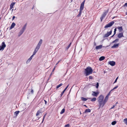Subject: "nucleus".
I'll list each match as a JSON object with an SVG mask.
<instances>
[{
  "instance_id": "nucleus-1",
  "label": "nucleus",
  "mask_w": 127,
  "mask_h": 127,
  "mask_svg": "<svg viewBox=\"0 0 127 127\" xmlns=\"http://www.w3.org/2000/svg\"><path fill=\"white\" fill-rule=\"evenodd\" d=\"M104 97L103 95H101L98 98V102L99 105H98V109H99L101 107H102L106 103L103 100Z\"/></svg>"
},
{
  "instance_id": "nucleus-2",
  "label": "nucleus",
  "mask_w": 127,
  "mask_h": 127,
  "mask_svg": "<svg viewBox=\"0 0 127 127\" xmlns=\"http://www.w3.org/2000/svg\"><path fill=\"white\" fill-rule=\"evenodd\" d=\"M93 71V70L92 68L90 66H88L85 69V73L86 76H88L92 74Z\"/></svg>"
},
{
  "instance_id": "nucleus-3",
  "label": "nucleus",
  "mask_w": 127,
  "mask_h": 127,
  "mask_svg": "<svg viewBox=\"0 0 127 127\" xmlns=\"http://www.w3.org/2000/svg\"><path fill=\"white\" fill-rule=\"evenodd\" d=\"M114 22L113 21H112L109 23L107 24L104 27L105 28H107L109 27H110L112 26L114 24Z\"/></svg>"
},
{
  "instance_id": "nucleus-4",
  "label": "nucleus",
  "mask_w": 127,
  "mask_h": 127,
  "mask_svg": "<svg viewBox=\"0 0 127 127\" xmlns=\"http://www.w3.org/2000/svg\"><path fill=\"white\" fill-rule=\"evenodd\" d=\"M108 10H106L105 11V12L103 13V14H102L101 17H100V20H101V21H102V20L103 19V18L105 17L106 14H107V13H108Z\"/></svg>"
},
{
  "instance_id": "nucleus-5",
  "label": "nucleus",
  "mask_w": 127,
  "mask_h": 127,
  "mask_svg": "<svg viewBox=\"0 0 127 127\" xmlns=\"http://www.w3.org/2000/svg\"><path fill=\"white\" fill-rule=\"evenodd\" d=\"M112 32V30L110 31L109 32H108L107 33L105 34V35L103 36V37L104 38H105L108 37L110 34H111Z\"/></svg>"
},
{
  "instance_id": "nucleus-6",
  "label": "nucleus",
  "mask_w": 127,
  "mask_h": 127,
  "mask_svg": "<svg viewBox=\"0 0 127 127\" xmlns=\"http://www.w3.org/2000/svg\"><path fill=\"white\" fill-rule=\"evenodd\" d=\"M42 40L41 39H40L39 42L38 44L37 45L36 48H37L38 49H39L40 46L41 44L42 43Z\"/></svg>"
},
{
  "instance_id": "nucleus-7",
  "label": "nucleus",
  "mask_w": 127,
  "mask_h": 127,
  "mask_svg": "<svg viewBox=\"0 0 127 127\" xmlns=\"http://www.w3.org/2000/svg\"><path fill=\"white\" fill-rule=\"evenodd\" d=\"M85 0L81 4L80 10L82 11L84 7V5L85 2Z\"/></svg>"
},
{
  "instance_id": "nucleus-8",
  "label": "nucleus",
  "mask_w": 127,
  "mask_h": 127,
  "mask_svg": "<svg viewBox=\"0 0 127 127\" xmlns=\"http://www.w3.org/2000/svg\"><path fill=\"white\" fill-rule=\"evenodd\" d=\"M93 93L92 94V95L95 96H97L99 94V92H92Z\"/></svg>"
},
{
  "instance_id": "nucleus-9",
  "label": "nucleus",
  "mask_w": 127,
  "mask_h": 127,
  "mask_svg": "<svg viewBox=\"0 0 127 127\" xmlns=\"http://www.w3.org/2000/svg\"><path fill=\"white\" fill-rule=\"evenodd\" d=\"M108 64L112 66H114L116 64V62L114 61H110L108 63Z\"/></svg>"
},
{
  "instance_id": "nucleus-10",
  "label": "nucleus",
  "mask_w": 127,
  "mask_h": 127,
  "mask_svg": "<svg viewBox=\"0 0 127 127\" xmlns=\"http://www.w3.org/2000/svg\"><path fill=\"white\" fill-rule=\"evenodd\" d=\"M124 37L123 33V32L119 33L117 36V37L119 38H120Z\"/></svg>"
},
{
  "instance_id": "nucleus-11",
  "label": "nucleus",
  "mask_w": 127,
  "mask_h": 127,
  "mask_svg": "<svg viewBox=\"0 0 127 127\" xmlns=\"http://www.w3.org/2000/svg\"><path fill=\"white\" fill-rule=\"evenodd\" d=\"M69 85H68L67 87L65 88L64 89V90L61 93V97H62V95H63V94H64L65 91L67 89V88H68Z\"/></svg>"
},
{
  "instance_id": "nucleus-12",
  "label": "nucleus",
  "mask_w": 127,
  "mask_h": 127,
  "mask_svg": "<svg viewBox=\"0 0 127 127\" xmlns=\"http://www.w3.org/2000/svg\"><path fill=\"white\" fill-rule=\"evenodd\" d=\"M119 43L114 44L113 46L111 47V48H117L119 46Z\"/></svg>"
},
{
  "instance_id": "nucleus-13",
  "label": "nucleus",
  "mask_w": 127,
  "mask_h": 127,
  "mask_svg": "<svg viewBox=\"0 0 127 127\" xmlns=\"http://www.w3.org/2000/svg\"><path fill=\"white\" fill-rule=\"evenodd\" d=\"M102 47H104V46H103L102 45H99L96 46L95 47V49L97 50L99 49H101Z\"/></svg>"
},
{
  "instance_id": "nucleus-14",
  "label": "nucleus",
  "mask_w": 127,
  "mask_h": 127,
  "mask_svg": "<svg viewBox=\"0 0 127 127\" xmlns=\"http://www.w3.org/2000/svg\"><path fill=\"white\" fill-rule=\"evenodd\" d=\"M41 109H40L37 112L36 114V116H37L40 113H41L42 112V111Z\"/></svg>"
},
{
  "instance_id": "nucleus-15",
  "label": "nucleus",
  "mask_w": 127,
  "mask_h": 127,
  "mask_svg": "<svg viewBox=\"0 0 127 127\" xmlns=\"http://www.w3.org/2000/svg\"><path fill=\"white\" fill-rule=\"evenodd\" d=\"M41 109H40L37 112L36 114V116H37L40 113H41L42 112V111Z\"/></svg>"
},
{
  "instance_id": "nucleus-16",
  "label": "nucleus",
  "mask_w": 127,
  "mask_h": 127,
  "mask_svg": "<svg viewBox=\"0 0 127 127\" xmlns=\"http://www.w3.org/2000/svg\"><path fill=\"white\" fill-rule=\"evenodd\" d=\"M15 2H12L10 5V9H11L13 8L14 6L15 5Z\"/></svg>"
},
{
  "instance_id": "nucleus-17",
  "label": "nucleus",
  "mask_w": 127,
  "mask_h": 127,
  "mask_svg": "<svg viewBox=\"0 0 127 127\" xmlns=\"http://www.w3.org/2000/svg\"><path fill=\"white\" fill-rule=\"evenodd\" d=\"M38 49H38L36 47V48H35V49L33 53V54L32 55H33V56H34L36 54V53L38 51Z\"/></svg>"
},
{
  "instance_id": "nucleus-18",
  "label": "nucleus",
  "mask_w": 127,
  "mask_h": 127,
  "mask_svg": "<svg viewBox=\"0 0 127 127\" xmlns=\"http://www.w3.org/2000/svg\"><path fill=\"white\" fill-rule=\"evenodd\" d=\"M27 25V23H26L25 25H24V26L22 28V29H21V30L22 31H23V32H24L25 30L26 29V26Z\"/></svg>"
},
{
  "instance_id": "nucleus-19",
  "label": "nucleus",
  "mask_w": 127,
  "mask_h": 127,
  "mask_svg": "<svg viewBox=\"0 0 127 127\" xmlns=\"http://www.w3.org/2000/svg\"><path fill=\"white\" fill-rule=\"evenodd\" d=\"M15 23L13 22V23H12V24L11 25V26L10 27V29H12L15 26Z\"/></svg>"
},
{
  "instance_id": "nucleus-20",
  "label": "nucleus",
  "mask_w": 127,
  "mask_h": 127,
  "mask_svg": "<svg viewBox=\"0 0 127 127\" xmlns=\"http://www.w3.org/2000/svg\"><path fill=\"white\" fill-rule=\"evenodd\" d=\"M6 46L5 42H3L2 43L1 45V46L2 47L3 49H4V48Z\"/></svg>"
},
{
  "instance_id": "nucleus-21",
  "label": "nucleus",
  "mask_w": 127,
  "mask_h": 127,
  "mask_svg": "<svg viewBox=\"0 0 127 127\" xmlns=\"http://www.w3.org/2000/svg\"><path fill=\"white\" fill-rule=\"evenodd\" d=\"M117 28L119 30L120 32H122L123 30V28L122 26L118 27Z\"/></svg>"
},
{
  "instance_id": "nucleus-22",
  "label": "nucleus",
  "mask_w": 127,
  "mask_h": 127,
  "mask_svg": "<svg viewBox=\"0 0 127 127\" xmlns=\"http://www.w3.org/2000/svg\"><path fill=\"white\" fill-rule=\"evenodd\" d=\"M108 95H106L105 97L104 100H103L106 103V102L107 100H108Z\"/></svg>"
},
{
  "instance_id": "nucleus-23",
  "label": "nucleus",
  "mask_w": 127,
  "mask_h": 127,
  "mask_svg": "<svg viewBox=\"0 0 127 127\" xmlns=\"http://www.w3.org/2000/svg\"><path fill=\"white\" fill-rule=\"evenodd\" d=\"M91 111V110L90 109H86L85 110V111L83 112V113L87 112H90Z\"/></svg>"
},
{
  "instance_id": "nucleus-24",
  "label": "nucleus",
  "mask_w": 127,
  "mask_h": 127,
  "mask_svg": "<svg viewBox=\"0 0 127 127\" xmlns=\"http://www.w3.org/2000/svg\"><path fill=\"white\" fill-rule=\"evenodd\" d=\"M105 58L104 56H102L100 57L99 59V60L100 61H102Z\"/></svg>"
},
{
  "instance_id": "nucleus-25",
  "label": "nucleus",
  "mask_w": 127,
  "mask_h": 127,
  "mask_svg": "<svg viewBox=\"0 0 127 127\" xmlns=\"http://www.w3.org/2000/svg\"><path fill=\"white\" fill-rule=\"evenodd\" d=\"M88 98H86L83 97H81V99L82 100L84 101H86L87 100Z\"/></svg>"
},
{
  "instance_id": "nucleus-26",
  "label": "nucleus",
  "mask_w": 127,
  "mask_h": 127,
  "mask_svg": "<svg viewBox=\"0 0 127 127\" xmlns=\"http://www.w3.org/2000/svg\"><path fill=\"white\" fill-rule=\"evenodd\" d=\"M20 111H15L14 113V114L15 116H17L18 115V114L19 113Z\"/></svg>"
},
{
  "instance_id": "nucleus-27",
  "label": "nucleus",
  "mask_w": 127,
  "mask_h": 127,
  "mask_svg": "<svg viewBox=\"0 0 127 127\" xmlns=\"http://www.w3.org/2000/svg\"><path fill=\"white\" fill-rule=\"evenodd\" d=\"M23 32H23V31H22L21 30L20 32L19 33L18 36H20L22 34Z\"/></svg>"
},
{
  "instance_id": "nucleus-28",
  "label": "nucleus",
  "mask_w": 127,
  "mask_h": 127,
  "mask_svg": "<svg viewBox=\"0 0 127 127\" xmlns=\"http://www.w3.org/2000/svg\"><path fill=\"white\" fill-rule=\"evenodd\" d=\"M82 11L80 10L79 14L77 15V16L78 17L80 16L82 13Z\"/></svg>"
},
{
  "instance_id": "nucleus-29",
  "label": "nucleus",
  "mask_w": 127,
  "mask_h": 127,
  "mask_svg": "<svg viewBox=\"0 0 127 127\" xmlns=\"http://www.w3.org/2000/svg\"><path fill=\"white\" fill-rule=\"evenodd\" d=\"M96 100V98L95 97H94L91 99V101L92 102H94Z\"/></svg>"
},
{
  "instance_id": "nucleus-30",
  "label": "nucleus",
  "mask_w": 127,
  "mask_h": 127,
  "mask_svg": "<svg viewBox=\"0 0 127 127\" xmlns=\"http://www.w3.org/2000/svg\"><path fill=\"white\" fill-rule=\"evenodd\" d=\"M123 121L127 125V118L124 119Z\"/></svg>"
},
{
  "instance_id": "nucleus-31",
  "label": "nucleus",
  "mask_w": 127,
  "mask_h": 127,
  "mask_svg": "<svg viewBox=\"0 0 127 127\" xmlns=\"http://www.w3.org/2000/svg\"><path fill=\"white\" fill-rule=\"evenodd\" d=\"M63 84L62 83H61L59 84V85H57L56 87V88L57 89L58 88H59L61 87L62 85H63Z\"/></svg>"
},
{
  "instance_id": "nucleus-32",
  "label": "nucleus",
  "mask_w": 127,
  "mask_h": 127,
  "mask_svg": "<svg viewBox=\"0 0 127 127\" xmlns=\"http://www.w3.org/2000/svg\"><path fill=\"white\" fill-rule=\"evenodd\" d=\"M119 40V39L118 38H117L115 40H114L112 42V43H114L116 42H118Z\"/></svg>"
},
{
  "instance_id": "nucleus-33",
  "label": "nucleus",
  "mask_w": 127,
  "mask_h": 127,
  "mask_svg": "<svg viewBox=\"0 0 127 127\" xmlns=\"http://www.w3.org/2000/svg\"><path fill=\"white\" fill-rule=\"evenodd\" d=\"M47 115V113H46L44 115V116H43V120H42V121L41 122V123H42L43 122V121L45 119V117Z\"/></svg>"
},
{
  "instance_id": "nucleus-34",
  "label": "nucleus",
  "mask_w": 127,
  "mask_h": 127,
  "mask_svg": "<svg viewBox=\"0 0 127 127\" xmlns=\"http://www.w3.org/2000/svg\"><path fill=\"white\" fill-rule=\"evenodd\" d=\"M65 110L64 108L60 112V114H62L64 112Z\"/></svg>"
},
{
  "instance_id": "nucleus-35",
  "label": "nucleus",
  "mask_w": 127,
  "mask_h": 127,
  "mask_svg": "<svg viewBox=\"0 0 127 127\" xmlns=\"http://www.w3.org/2000/svg\"><path fill=\"white\" fill-rule=\"evenodd\" d=\"M116 123V121H114L112 122L111 123V124L112 125H114Z\"/></svg>"
},
{
  "instance_id": "nucleus-36",
  "label": "nucleus",
  "mask_w": 127,
  "mask_h": 127,
  "mask_svg": "<svg viewBox=\"0 0 127 127\" xmlns=\"http://www.w3.org/2000/svg\"><path fill=\"white\" fill-rule=\"evenodd\" d=\"M71 43H70V44L67 46L66 47V50H67L68 49V48L70 47Z\"/></svg>"
},
{
  "instance_id": "nucleus-37",
  "label": "nucleus",
  "mask_w": 127,
  "mask_h": 127,
  "mask_svg": "<svg viewBox=\"0 0 127 127\" xmlns=\"http://www.w3.org/2000/svg\"><path fill=\"white\" fill-rule=\"evenodd\" d=\"M99 85L98 82H97L96 84V88H98L99 87Z\"/></svg>"
},
{
  "instance_id": "nucleus-38",
  "label": "nucleus",
  "mask_w": 127,
  "mask_h": 127,
  "mask_svg": "<svg viewBox=\"0 0 127 127\" xmlns=\"http://www.w3.org/2000/svg\"><path fill=\"white\" fill-rule=\"evenodd\" d=\"M117 31V29L115 28L114 29V35L116 33V32Z\"/></svg>"
},
{
  "instance_id": "nucleus-39",
  "label": "nucleus",
  "mask_w": 127,
  "mask_h": 127,
  "mask_svg": "<svg viewBox=\"0 0 127 127\" xmlns=\"http://www.w3.org/2000/svg\"><path fill=\"white\" fill-rule=\"evenodd\" d=\"M118 77H117V78L116 79H115V81L114 82L113 84H114V83H116L117 82V79H118Z\"/></svg>"
},
{
  "instance_id": "nucleus-40",
  "label": "nucleus",
  "mask_w": 127,
  "mask_h": 127,
  "mask_svg": "<svg viewBox=\"0 0 127 127\" xmlns=\"http://www.w3.org/2000/svg\"><path fill=\"white\" fill-rule=\"evenodd\" d=\"M31 60H30L29 59H28V60H27V62H26V63L27 64H28V63H29L31 61Z\"/></svg>"
},
{
  "instance_id": "nucleus-41",
  "label": "nucleus",
  "mask_w": 127,
  "mask_h": 127,
  "mask_svg": "<svg viewBox=\"0 0 127 127\" xmlns=\"http://www.w3.org/2000/svg\"><path fill=\"white\" fill-rule=\"evenodd\" d=\"M70 125L69 124H68L66 125H65V127H69Z\"/></svg>"
},
{
  "instance_id": "nucleus-42",
  "label": "nucleus",
  "mask_w": 127,
  "mask_h": 127,
  "mask_svg": "<svg viewBox=\"0 0 127 127\" xmlns=\"http://www.w3.org/2000/svg\"><path fill=\"white\" fill-rule=\"evenodd\" d=\"M33 56V55H32L31 57H30V58L29 59L30 60H31L32 59Z\"/></svg>"
},
{
  "instance_id": "nucleus-43",
  "label": "nucleus",
  "mask_w": 127,
  "mask_h": 127,
  "mask_svg": "<svg viewBox=\"0 0 127 127\" xmlns=\"http://www.w3.org/2000/svg\"><path fill=\"white\" fill-rule=\"evenodd\" d=\"M89 79H92L93 77L91 76H90L89 77Z\"/></svg>"
},
{
  "instance_id": "nucleus-44",
  "label": "nucleus",
  "mask_w": 127,
  "mask_h": 127,
  "mask_svg": "<svg viewBox=\"0 0 127 127\" xmlns=\"http://www.w3.org/2000/svg\"><path fill=\"white\" fill-rule=\"evenodd\" d=\"M2 47L1 46H0V51L1 50H3L4 49H3Z\"/></svg>"
},
{
  "instance_id": "nucleus-45",
  "label": "nucleus",
  "mask_w": 127,
  "mask_h": 127,
  "mask_svg": "<svg viewBox=\"0 0 127 127\" xmlns=\"http://www.w3.org/2000/svg\"><path fill=\"white\" fill-rule=\"evenodd\" d=\"M118 87V86H116L115 87H114L113 89V90H114L115 89H117V88Z\"/></svg>"
},
{
  "instance_id": "nucleus-46",
  "label": "nucleus",
  "mask_w": 127,
  "mask_h": 127,
  "mask_svg": "<svg viewBox=\"0 0 127 127\" xmlns=\"http://www.w3.org/2000/svg\"><path fill=\"white\" fill-rule=\"evenodd\" d=\"M124 6H127V3H125L124 5Z\"/></svg>"
},
{
  "instance_id": "nucleus-47",
  "label": "nucleus",
  "mask_w": 127,
  "mask_h": 127,
  "mask_svg": "<svg viewBox=\"0 0 127 127\" xmlns=\"http://www.w3.org/2000/svg\"><path fill=\"white\" fill-rule=\"evenodd\" d=\"M115 106V105H113V106L111 108V109L113 108Z\"/></svg>"
},
{
  "instance_id": "nucleus-48",
  "label": "nucleus",
  "mask_w": 127,
  "mask_h": 127,
  "mask_svg": "<svg viewBox=\"0 0 127 127\" xmlns=\"http://www.w3.org/2000/svg\"><path fill=\"white\" fill-rule=\"evenodd\" d=\"M44 101H45V104L46 105L47 104V101L45 100H44Z\"/></svg>"
},
{
  "instance_id": "nucleus-49",
  "label": "nucleus",
  "mask_w": 127,
  "mask_h": 127,
  "mask_svg": "<svg viewBox=\"0 0 127 127\" xmlns=\"http://www.w3.org/2000/svg\"><path fill=\"white\" fill-rule=\"evenodd\" d=\"M15 18V16H13L12 17V20H13Z\"/></svg>"
},
{
  "instance_id": "nucleus-50",
  "label": "nucleus",
  "mask_w": 127,
  "mask_h": 127,
  "mask_svg": "<svg viewBox=\"0 0 127 127\" xmlns=\"http://www.w3.org/2000/svg\"><path fill=\"white\" fill-rule=\"evenodd\" d=\"M111 93V91H110L108 94V95H108V96H109L110 94V93Z\"/></svg>"
},
{
  "instance_id": "nucleus-51",
  "label": "nucleus",
  "mask_w": 127,
  "mask_h": 127,
  "mask_svg": "<svg viewBox=\"0 0 127 127\" xmlns=\"http://www.w3.org/2000/svg\"><path fill=\"white\" fill-rule=\"evenodd\" d=\"M32 93V94H33V90H32H32L31 91V92Z\"/></svg>"
},
{
  "instance_id": "nucleus-52",
  "label": "nucleus",
  "mask_w": 127,
  "mask_h": 127,
  "mask_svg": "<svg viewBox=\"0 0 127 127\" xmlns=\"http://www.w3.org/2000/svg\"><path fill=\"white\" fill-rule=\"evenodd\" d=\"M55 67H56V66H55V67H54V68H53L52 72H53L54 71V70L55 69Z\"/></svg>"
},
{
  "instance_id": "nucleus-53",
  "label": "nucleus",
  "mask_w": 127,
  "mask_h": 127,
  "mask_svg": "<svg viewBox=\"0 0 127 127\" xmlns=\"http://www.w3.org/2000/svg\"><path fill=\"white\" fill-rule=\"evenodd\" d=\"M60 61H59L58 62V63H57L56 64V65H57V64L58 63H59L60 62Z\"/></svg>"
},
{
  "instance_id": "nucleus-54",
  "label": "nucleus",
  "mask_w": 127,
  "mask_h": 127,
  "mask_svg": "<svg viewBox=\"0 0 127 127\" xmlns=\"http://www.w3.org/2000/svg\"><path fill=\"white\" fill-rule=\"evenodd\" d=\"M34 8V6H33L32 8V9H33Z\"/></svg>"
},
{
  "instance_id": "nucleus-55",
  "label": "nucleus",
  "mask_w": 127,
  "mask_h": 127,
  "mask_svg": "<svg viewBox=\"0 0 127 127\" xmlns=\"http://www.w3.org/2000/svg\"><path fill=\"white\" fill-rule=\"evenodd\" d=\"M84 106H85V107H86L87 108V106L85 105H84Z\"/></svg>"
},
{
  "instance_id": "nucleus-56",
  "label": "nucleus",
  "mask_w": 127,
  "mask_h": 127,
  "mask_svg": "<svg viewBox=\"0 0 127 127\" xmlns=\"http://www.w3.org/2000/svg\"><path fill=\"white\" fill-rule=\"evenodd\" d=\"M114 36V34H113V35H112V36H111V37H113Z\"/></svg>"
},
{
  "instance_id": "nucleus-57",
  "label": "nucleus",
  "mask_w": 127,
  "mask_h": 127,
  "mask_svg": "<svg viewBox=\"0 0 127 127\" xmlns=\"http://www.w3.org/2000/svg\"><path fill=\"white\" fill-rule=\"evenodd\" d=\"M113 90V89L112 90H111L110 91H111V92H112L113 90Z\"/></svg>"
},
{
  "instance_id": "nucleus-58",
  "label": "nucleus",
  "mask_w": 127,
  "mask_h": 127,
  "mask_svg": "<svg viewBox=\"0 0 127 127\" xmlns=\"http://www.w3.org/2000/svg\"><path fill=\"white\" fill-rule=\"evenodd\" d=\"M113 90V89L112 90H111L110 91H111V92H112L113 90Z\"/></svg>"
},
{
  "instance_id": "nucleus-59",
  "label": "nucleus",
  "mask_w": 127,
  "mask_h": 127,
  "mask_svg": "<svg viewBox=\"0 0 127 127\" xmlns=\"http://www.w3.org/2000/svg\"><path fill=\"white\" fill-rule=\"evenodd\" d=\"M113 90V89L112 90H111L110 91H111V92H112L113 90Z\"/></svg>"
},
{
  "instance_id": "nucleus-60",
  "label": "nucleus",
  "mask_w": 127,
  "mask_h": 127,
  "mask_svg": "<svg viewBox=\"0 0 127 127\" xmlns=\"http://www.w3.org/2000/svg\"><path fill=\"white\" fill-rule=\"evenodd\" d=\"M113 90V89L112 90H111L110 91H111V92H112L113 90Z\"/></svg>"
},
{
  "instance_id": "nucleus-61",
  "label": "nucleus",
  "mask_w": 127,
  "mask_h": 127,
  "mask_svg": "<svg viewBox=\"0 0 127 127\" xmlns=\"http://www.w3.org/2000/svg\"><path fill=\"white\" fill-rule=\"evenodd\" d=\"M80 114H81V112H80Z\"/></svg>"
},
{
  "instance_id": "nucleus-62",
  "label": "nucleus",
  "mask_w": 127,
  "mask_h": 127,
  "mask_svg": "<svg viewBox=\"0 0 127 127\" xmlns=\"http://www.w3.org/2000/svg\"><path fill=\"white\" fill-rule=\"evenodd\" d=\"M52 74V73H51L50 75V76H51V74Z\"/></svg>"
},
{
  "instance_id": "nucleus-63",
  "label": "nucleus",
  "mask_w": 127,
  "mask_h": 127,
  "mask_svg": "<svg viewBox=\"0 0 127 127\" xmlns=\"http://www.w3.org/2000/svg\"><path fill=\"white\" fill-rule=\"evenodd\" d=\"M115 17H114L113 18V19Z\"/></svg>"
},
{
  "instance_id": "nucleus-64",
  "label": "nucleus",
  "mask_w": 127,
  "mask_h": 127,
  "mask_svg": "<svg viewBox=\"0 0 127 127\" xmlns=\"http://www.w3.org/2000/svg\"><path fill=\"white\" fill-rule=\"evenodd\" d=\"M95 45H96V44L95 43Z\"/></svg>"
}]
</instances>
